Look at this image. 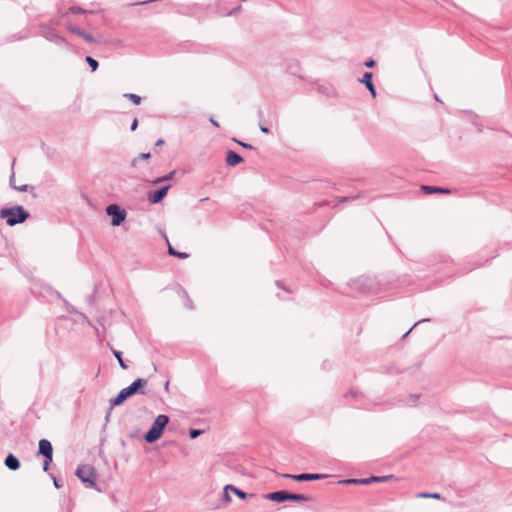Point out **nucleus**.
Instances as JSON below:
<instances>
[{"label":"nucleus","mask_w":512,"mask_h":512,"mask_svg":"<svg viewBox=\"0 0 512 512\" xmlns=\"http://www.w3.org/2000/svg\"><path fill=\"white\" fill-rule=\"evenodd\" d=\"M28 217L29 213L22 206L4 208L0 211V218L5 219L9 226L23 223Z\"/></svg>","instance_id":"obj_1"},{"label":"nucleus","mask_w":512,"mask_h":512,"mask_svg":"<svg viewBox=\"0 0 512 512\" xmlns=\"http://www.w3.org/2000/svg\"><path fill=\"white\" fill-rule=\"evenodd\" d=\"M168 422V416L164 414L158 415L153 421L150 429L145 434V441L148 443H153L154 441L158 440L161 437L163 430Z\"/></svg>","instance_id":"obj_2"},{"label":"nucleus","mask_w":512,"mask_h":512,"mask_svg":"<svg viewBox=\"0 0 512 512\" xmlns=\"http://www.w3.org/2000/svg\"><path fill=\"white\" fill-rule=\"evenodd\" d=\"M141 387L142 386H127L126 388L122 389L116 397L111 398L109 401L110 406H109L108 413L106 415V419H108V417L111 413V410L114 407L121 405L128 397L137 393Z\"/></svg>","instance_id":"obj_3"},{"label":"nucleus","mask_w":512,"mask_h":512,"mask_svg":"<svg viewBox=\"0 0 512 512\" xmlns=\"http://www.w3.org/2000/svg\"><path fill=\"white\" fill-rule=\"evenodd\" d=\"M76 476L83 482L87 483L90 487H94L96 473L91 465H82L77 468Z\"/></svg>","instance_id":"obj_4"},{"label":"nucleus","mask_w":512,"mask_h":512,"mask_svg":"<svg viewBox=\"0 0 512 512\" xmlns=\"http://www.w3.org/2000/svg\"><path fill=\"white\" fill-rule=\"evenodd\" d=\"M106 214L111 217V225L119 226L127 216L124 209L120 208L117 204H110L106 207Z\"/></svg>","instance_id":"obj_5"},{"label":"nucleus","mask_w":512,"mask_h":512,"mask_svg":"<svg viewBox=\"0 0 512 512\" xmlns=\"http://www.w3.org/2000/svg\"><path fill=\"white\" fill-rule=\"evenodd\" d=\"M40 31L41 35L47 39L48 41H51L58 45H65L66 40L58 35V33L55 31V29L49 25V24H40Z\"/></svg>","instance_id":"obj_6"},{"label":"nucleus","mask_w":512,"mask_h":512,"mask_svg":"<svg viewBox=\"0 0 512 512\" xmlns=\"http://www.w3.org/2000/svg\"><path fill=\"white\" fill-rule=\"evenodd\" d=\"M38 452H39V454L43 455L45 458L43 470L47 471L49 468V465L53 459V447H52L51 442L47 439H41L39 441V451Z\"/></svg>","instance_id":"obj_7"},{"label":"nucleus","mask_w":512,"mask_h":512,"mask_svg":"<svg viewBox=\"0 0 512 512\" xmlns=\"http://www.w3.org/2000/svg\"><path fill=\"white\" fill-rule=\"evenodd\" d=\"M287 478H292L295 481H312V480H320L328 477L327 474H314V473H302L297 475L285 474Z\"/></svg>","instance_id":"obj_8"},{"label":"nucleus","mask_w":512,"mask_h":512,"mask_svg":"<svg viewBox=\"0 0 512 512\" xmlns=\"http://www.w3.org/2000/svg\"><path fill=\"white\" fill-rule=\"evenodd\" d=\"M170 188V185L164 186L159 190L148 194V201L152 204H157L163 200V198L167 195V192Z\"/></svg>","instance_id":"obj_9"},{"label":"nucleus","mask_w":512,"mask_h":512,"mask_svg":"<svg viewBox=\"0 0 512 512\" xmlns=\"http://www.w3.org/2000/svg\"><path fill=\"white\" fill-rule=\"evenodd\" d=\"M265 499L275 501V502H284L288 500V492L286 491H276L271 492L264 495Z\"/></svg>","instance_id":"obj_10"},{"label":"nucleus","mask_w":512,"mask_h":512,"mask_svg":"<svg viewBox=\"0 0 512 512\" xmlns=\"http://www.w3.org/2000/svg\"><path fill=\"white\" fill-rule=\"evenodd\" d=\"M361 82L365 84L366 88L369 90V92L371 93L372 97L375 98L376 97V90H375V87H374V85L372 83V73L371 72H365Z\"/></svg>","instance_id":"obj_11"},{"label":"nucleus","mask_w":512,"mask_h":512,"mask_svg":"<svg viewBox=\"0 0 512 512\" xmlns=\"http://www.w3.org/2000/svg\"><path fill=\"white\" fill-rule=\"evenodd\" d=\"M226 162L230 166H236L243 162V158L234 151H228L226 156Z\"/></svg>","instance_id":"obj_12"},{"label":"nucleus","mask_w":512,"mask_h":512,"mask_svg":"<svg viewBox=\"0 0 512 512\" xmlns=\"http://www.w3.org/2000/svg\"><path fill=\"white\" fill-rule=\"evenodd\" d=\"M5 466L12 470V471H16L17 469H19L20 467V462L19 460L13 455V454H9L6 458H5Z\"/></svg>","instance_id":"obj_13"},{"label":"nucleus","mask_w":512,"mask_h":512,"mask_svg":"<svg viewBox=\"0 0 512 512\" xmlns=\"http://www.w3.org/2000/svg\"><path fill=\"white\" fill-rule=\"evenodd\" d=\"M421 394L419 393H412L409 395L407 400L405 401V405L408 406H415L418 403V400L420 399Z\"/></svg>","instance_id":"obj_14"},{"label":"nucleus","mask_w":512,"mask_h":512,"mask_svg":"<svg viewBox=\"0 0 512 512\" xmlns=\"http://www.w3.org/2000/svg\"><path fill=\"white\" fill-rule=\"evenodd\" d=\"M422 190L427 193H435V192H441V193H448L449 191L443 188L435 187V186H422Z\"/></svg>","instance_id":"obj_15"},{"label":"nucleus","mask_w":512,"mask_h":512,"mask_svg":"<svg viewBox=\"0 0 512 512\" xmlns=\"http://www.w3.org/2000/svg\"><path fill=\"white\" fill-rule=\"evenodd\" d=\"M288 500L303 502V501H308L309 497L306 495H303V494L288 493Z\"/></svg>","instance_id":"obj_16"},{"label":"nucleus","mask_w":512,"mask_h":512,"mask_svg":"<svg viewBox=\"0 0 512 512\" xmlns=\"http://www.w3.org/2000/svg\"><path fill=\"white\" fill-rule=\"evenodd\" d=\"M394 478V475L371 476L372 483L387 482L393 480Z\"/></svg>","instance_id":"obj_17"},{"label":"nucleus","mask_w":512,"mask_h":512,"mask_svg":"<svg viewBox=\"0 0 512 512\" xmlns=\"http://www.w3.org/2000/svg\"><path fill=\"white\" fill-rule=\"evenodd\" d=\"M226 490H231L234 494H236L241 499H244L248 496L244 491L234 487L233 485H226Z\"/></svg>","instance_id":"obj_18"},{"label":"nucleus","mask_w":512,"mask_h":512,"mask_svg":"<svg viewBox=\"0 0 512 512\" xmlns=\"http://www.w3.org/2000/svg\"><path fill=\"white\" fill-rule=\"evenodd\" d=\"M124 97L128 98L129 100H131L135 105H139L141 103V97L136 95V94L125 93Z\"/></svg>","instance_id":"obj_19"},{"label":"nucleus","mask_w":512,"mask_h":512,"mask_svg":"<svg viewBox=\"0 0 512 512\" xmlns=\"http://www.w3.org/2000/svg\"><path fill=\"white\" fill-rule=\"evenodd\" d=\"M86 62L88 63V65L91 67V70L94 72L97 70L98 68V62L97 60H95L94 58H92L91 56H87L85 58Z\"/></svg>","instance_id":"obj_20"},{"label":"nucleus","mask_w":512,"mask_h":512,"mask_svg":"<svg viewBox=\"0 0 512 512\" xmlns=\"http://www.w3.org/2000/svg\"><path fill=\"white\" fill-rule=\"evenodd\" d=\"M174 174H175V172H174V171H173V172H170L169 174H167V175H165V176H162V177H159V178L155 179V180L153 181V183H154V184H159V183H161V182L168 181V180H170V179H172V178H173Z\"/></svg>","instance_id":"obj_21"},{"label":"nucleus","mask_w":512,"mask_h":512,"mask_svg":"<svg viewBox=\"0 0 512 512\" xmlns=\"http://www.w3.org/2000/svg\"><path fill=\"white\" fill-rule=\"evenodd\" d=\"M418 497H420V498H433V499H440L441 498L439 493H427V492L419 493Z\"/></svg>","instance_id":"obj_22"},{"label":"nucleus","mask_w":512,"mask_h":512,"mask_svg":"<svg viewBox=\"0 0 512 512\" xmlns=\"http://www.w3.org/2000/svg\"><path fill=\"white\" fill-rule=\"evenodd\" d=\"M67 30L71 33H74V34H77L78 36H80V33L83 32V30H81L80 28H78L77 26L75 25H67Z\"/></svg>","instance_id":"obj_23"},{"label":"nucleus","mask_w":512,"mask_h":512,"mask_svg":"<svg viewBox=\"0 0 512 512\" xmlns=\"http://www.w3.org/2000/svg\"><path fill=\"white\" fill-rule=\"evenodd\" d=\"M80 37H82L85 41H87L89 43H94L95 42V38L91 34L86 33L85 31L80 33Z\"/></svg>","instance_id":"obj_24"},{"label":"nucleus","mask_w":512,"mask_h":512,"mask_svg":"<svg viewBox=\"0 0 512 512\" xmlns=\"http://www.w3.org/2000/svg\"><path fill=\"white\" fill-rule=\"evenodd\" d=\"M113 354H114V356L117 358V360H118V362H119L120 366H121L122 368L126 369V367H127V366H126V364L124 363V361H123V359H122V357H121V352H120V351H113Z\"/></svg>","instance_id":"obj_25"},{"label":"nucleus","mask_w":512,"mask_h":512,"mask_svg":"<svg viewBox=\"0 0 512 512\" xmlns=\"http://www.w3.org/2000/svg\"><path fill=\"white\" fill-rule=\"evenodd\" d=\"M339 484L358 485V479H356V478L344 479V480L339 481Z\"/></svg>","instance_id":"obj_26"},{"label":"nucleus","mask_w":512,"mask_h":512,"mask_svg":"<svg viewBox=\"0 0 512 512\" xmlns=\"http://www.w3.org/2000/svg\"><path fill=\"white\" fill-rule=\"evenodd\" d=\"M203 433L202 430H199V429H191L189 431V436L191 439H195L197 437H199L201 434Z\"/></svg>","instance_id":"obj_27"},{"label":"nucleus","mask_w":512,"mask_h":512,"mask_svg":"<svg viewBox=\"0 0 512 512\" xmlns=\"http://www.w3.org/2000/svg\"><path fill=\"white\" fill-rule=\"evenodd\" d=\"M371 483H372L371 477L358 479V485H368Z\"/></svg>","instance_id":"obj_28"},{"label":"nucleus","mask_w":512,"mask_h":512,"mask_svg":"<svg viewBox=\"0 0 512 512\" xmlns=\"http://www.w3.org/2000/svg\"><path fill=\"white\" fill-rule=\"evenodd\" d=\"M69 12H71V13H86L85 10L81 9L80 7H76V6L70 7Z\"/></svg>","instance_id":"obj_29"},{"label":"nucleus","mask_w":512,"mask_h":512,"mask_svg":"<svg viewBox=\"0 0 512 512\" xmlns=\"http://www.w3.org/2000/svg\"><path fill=\"white\" fill-rule=\"evenodd\" d=\"M13 189L20 191V192H26L28 189V186L26 184H23L21 186H13Z\"/></svg>","instance_id":"obj_30"},{"label":"nucleus","mask_w":512,"mask_h":512,"mask_svg":"<svg viewBox=\"0 0 512 512\" xmlns=\"http://www.w3.org/2000/svg\"><path fill=\"white\" fill-rule=\"evenodd\" d=\"M228 491H229V490H226V486H225V487H224V492H223V499H224L225 501H227V502H230V501H231V498H230V496H229V494H228Z\"/></svg>","instance_id":"obj_31"},{"label":"nucleus","mask_w":512,"mask_h":512,"mask_svg":"<svg viewBox=\"0 0 512 512\" xmlns=\"http://www.w3.org/2000/svg\"><path fill=\"white\" fill-rule=\"evenodd\" d=\"M240 5H238L236 8H234L232 11H229L227 13H225L226 16H231V15H235L239 10H240Z\"/></svg>","instance_id":"obj_32"},{"label":"nucleus","mask_w":512,"mask_h":512,"mask_svg":"<svg viewBox=\"0 0 512 512\" xmlns=\"http://www.w3.org/2000/svg\"><path fill=\"white\" fill-rule=\"evenodd\" d=\"M146 380L142 379V378H138L136 380H134L131 384H138V385H141V384H146Z\"/></svg>","instance_id":"obj_33"},{"label":"nucleus","mask_w":512,"mask_h":512,"mask_svg":"<svg viewBox=\"0 0 512 512\" xmlns=\"http://www.w3.org/2000/svg\"><path fill=\"white\" fill-rule=\"evenodd\" d=\"M150 157H151V154H150L149 152H147V153H141V154L139 155V158H140V159H144V160L149 159Z\"/></svg>","instance_id":"obj_34"},{"label":"nucleus","mask_w":512,"mask_h":512,"mask_svg":"<svg viewBox=\"0 0 512 512\" xmlns=\"http://www.w3.org/2000/svg\"><path fill=\"white\" fill-rule=\"evenodd\" d=\"M374 65H375V61L372 60V59H370L367 62H365V66L366 67L372 68Z\"/></svg>","instance_id":"obj_35"},{"label":"nucleus","mask_w":512,"mask_h":512,"mask_svg":"<svg viewBox=\"0 0 512 512\" xmlns=\"http://www.w3.org/2000/svg\"><path fill=\"white\" fill-rule=\"evenodd\" d=\"M168 252L170 255H173V256H176V254H177V251H175V249L171 245L168 246Z\"/></svg>","instance_id":"obj_36"},{"label":"nucleus","mask_w":512,"mask_h":512,"mask_svg":"<svg viewBox=\"0 0 512 512\" xmlns=\"http://www.w3.org/2000/svg\"><path fill=\"white\" fill-rule=\"evenodd\" d=\"M176 257H178L180 259H186L188 257V254L184 253V252L183 253L177 252Z\"/></svg>","instance_id":"obj_37"},{"label":"nucleus","mask_w":512,"mask_h":512,"mask_svg":"<svg viewBox=\"0 0 512 512\" xmlns=\"http://www.w3.org/2000/svg\"><path fill=\"white\" fill-rule=\"evenodd\" d=\"M137 126H138V120L135 118L131 124V130L132 131L136 130Z\"/></svg>","instance_id":"obj_38"},{"label":"nucleus","mask_w":512,"mask_h":512,"mask_svg":"<svg viewBox=\"0 0 512 512\" xmlns=\"http://www.w3.org/2000/svg\"><path fill=\"white\" fill-rule=\"evenodd\" d=\"M14 179H15V174L12 173V175L10 176V179H9V182H10V186L13 188L14 185Z\"/></svg>","instance_id":"obj_39"},{"label":"nucleus","mask_w":512,"mask_h":512,"mask_svg":"<svg viewBox=\"0 0 512 512\" xmlns=\"http://www.w3.org/2000/svg\"><path fill=\"white\" fill-rule=\"evenodd\" d=\"M260 130H261L263 133H266V134H267V133H269V129H268L266 126H264V125H260Z\"/></svg>","instance_id":"obj_40"},{"label":"nucleus","mask_w":512,"mask_h":512,"mask_svg":"<svg viewBox=\"0 0 512 512\" xmlns=\"http://www.w3.org/2000/svg\"><path fill=\"white\" fill-rule=\"evenodd\" d=\"M242 147L244 148H247V149H252V146L249 145V144H246V143H243V142H238Z\"/></svg>","instance_id":"obj_41"},{"label":"nucleus","mask_w":512,"mask_h":512,"mask_svg":"<svg viewBox=\"0 0 512 512\" xmlns=\"http://www.w3.org/2000/svg\"><path fill=\"white\" fill-rule=\"evenodd\" d=\"M164 143H165V142H164V140H163V139H159V140H157V141H156L155 145H156V146H162V145H164Z\"/></svg>","instance_id":"obj_42"},{"label":"nucleus","mask_w":512,"mask_h":512,"mask_svg":"<svg viewBox=\"0 0 512 512\" xmlns=\"http://www.w3.org/2000/svg\"><path fill=\"white\" fill-rule=\"evenodd\" d=\"M363 291L371 293V292H375L376 290L373 289L372 287H368V288H363Z\"/></svg>","instance_id":"obj_43"},{"label":"nucleus","mask_w":512,"mask_h":512,"mask_svg":"<svg viewBox=\"0 0 512 512\" xmlns=\"http://www.w3.org/2000/svg\"><path fill=\"white\" fill-rule=\"evenodd\" d=\"M210 122H211L214 126H216V127H218V126H219L218 122H217L216 120H214L213 118H210Z\"/></svg>","instance_id":"obj_44"},{"label":"nucleus","mask_w":512,"mask_h":512,"mask_svg":"<svg viewBox=\"0 0 512 512\" xmlns=\"http://www.w3.org/2000/svg\"><path fill=\"white\" fill-rule=\"evenodd\" d=\"M54 486H55L56 488H60V487H61V485L59 484V482L57 481V479H56V478H54Z\"/></svg>","instance_id":"obj_45"},{"label":"nucleus","mask_w":512,"mask_h":512,"mask_svg":"<svg viewBox=\"0 0 512 512\" xmlns=\"http://www.w3.org/2000/svg\"><path fill=\"white\" fill-rule=\"evenodd\" d=\"M425 321H426L425 319H422V320H420V321H417V323H416V324H414L413 328H414V327H416V326H417V324L423 323V322H425Z\"/></svg>","instance_id":"obj_46"},{"label":"nucleus","mask_w":512,"mask_h":512,"mask_svg":"<svg viewBox=\"0 0 512 512\" xmlns=\"http://www.w3.org/2000/svg\"><path fill=\"white\" fill-rule=\"evenodd\" d=\"M425 321H426L425 319H422V320H420V321H417V323H416V324H414L413 328H414V327H416V326H417V324L423 323V322H425Z\"/></svg>","instance_id":"obj_47"},{"label":"nucleus","mask_w":512,"mask_h":512,"mask_svg":"<svg viewBox=\"0 0 512 512\" xmlns=\"http://www.w3.org/2000/svg\"><path fill=\"white\" fill-rule=\"evenodd\" d=\"M425 321H426L425 319H422V320H420V321H417V323H416V324H414L413 328H414V327H416V326H417V324L423 323V322H425Z\"/></svg>","instance_id":"obj_48"},{"label":"nucleus","mask_w":512,"mask_h":512,"mask_svg":"<svg viewBox=\"0 0 512 512\" xmlns=\"http://www.w3.org/2000/svg\"><path fill=\"white\" fill-rule=\"evenodd\" d=\"M350 393L353 397L356 395V392L353 389L350 390Z\"/></svg>","instance_id":"obj_49"},{"label":"nucleus","mask_w":512,"mask_h":512,"mask_svg":"<svg viewBox=\"0 0 512 512\" xmlns=\"http://www.w3.org/2000/svg\"><path fill=\"white\" fill-rule=\"evenodd\" d=\"M412 329H413V327H412L409 331H407V333L404 335V337H406L408 334H410V332L412 331Z\"/></svg>","instance_id":"obj_50"}]
</instances>
